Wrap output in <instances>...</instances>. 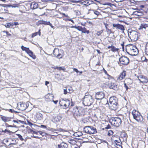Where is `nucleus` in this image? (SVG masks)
<instances>
[{
    "label": "nucleus",
    "mask_w": 148,
    "mask_h": 148,
    "mask_svg": "<svg viewBox=\"0 0 148 148\" xmlns=\"http://www.w3.org/2000/svg\"><path fill=\"white\" fill-rule=\"evenodd\" d=\"M12 140H11V142H14V143H15L14 144H15L16 143V140L14 138H13V139L12 138Z\"/></svg>",
    "instance_id": "obj_59"
},
{
    "label": "nucleus",
    "mask_w": 148,
    "mask_h": 148,
    "mask_svg": "<svg viewBox=\"0 0 148 148\" xmlns=\"http://www.w3.org/2000/svg\"><path fill=\"white\" fill-rule=\"evenodd\" d=\"M21 49L23 51H25L27 53L29 51V48H27L22 46L21 47Z\"/></svg>",
    "instance_id": "obj_32"
},
{
    "label": "nucleus",
    "mask_w": 148,
    "mask_h": 148,
    "mask_svg": "<svg viewBox=\"0 0 148 148\" xmlns=\"http://www.w3.org/2000/svg\"><path fill=\"white\" fill-rule=\"evenodd\" d=\"M28 122V124L30 126H33L34 127H35V126L36 125L34 124H33V123H31V122H30V121H28L27 122Z\"/></svg>",
    "instance_id": "obj_44"
},
{
    "label": "nucleus",
    "mask_w": 148,
    "mask_h": 148,
    "mask_svg": "<svg viewBox=\"0 0 148 148\" xmlns=\"http://www.w3.org/2000/svg\"><path fill=\"white\" fill-rule=\"evenodd\" d=\"M121 143H120V144H118V145H116V147L117 148H122V146H121Z\"/></svg>",
    "instance_id": "obj_47"
},
{
    "label": "nucleus",
    "mask_w": 148,
    "mask_h": 148,
    "mask_svg": "<svg viewBox=\"0 0 148 148\" xmlns=\"http://www.w3.org/2000/svg\"><path fill=\"white\" fill-rule=\"evenodd\" d=\"M32 132H33L34 134H37L38 133V132H35V131H32Z\"/></svg>",
    "instance_id": "obj_62"
},
{
    "label": "nucleus",
    "mask_w": 148,
    "mask_h": 148,
    "mask_svg": "<svg viewBox=\"0 0 148 148\" xmlns=\"http://www.w3.org/2000/svg\"><path fill=\"white\" fill-rule=\"evenodd\" d=\"M93 102V99L90 95H85L83 99V103L85 106H89L92 104Z\"/></svg>",
    "instance_id": "obj_3"
},
{
    "label": "nucleus",
    "mask_w": 148,
    "mask_h": 148,
    "mask_svg": "<svg viewBox=\"0 0 148 148\" xmlns=\"http://www.w3.org/2000/svg\"><path fill=\"white\" fill-rule=\"evenodd\" d=\"M103 71H104V73H105V74H106V75H108V74L107 73V72L104 69V68H103Z\"/></svg>",
    "instance_id": "obj_60"
},
{
    "label": "nucleus",
    "mask_w": 148,
    "mask_h": 148,
    "mask_svg": "<svg viewBox=\"0 0 148 148\" xmlns=\"http://www.w3.org/2000/svg\"><path fill=\"white\" fill-rule=\"evenodd\" d=\"M109 106L111 109H115L118 104V99L115 97H110L109 101Z\"/></svg>",
    "instance_id": "obj_4"
},
{
    "label": "nucleus",
    "mask_w": 148,
    "mask_h": 148,
    "mask_svg": "<svg viewBox=\"0 0 148 148\" xmlns=\"http://www.w3.org/2000/svg\"><path fill=\"white\" fill-rule=\"evenodd\" d=\"M67 144L64 143H62L58 145V148H67Z\"/></svg>",
    "instance_id": "obj_26"
},
{
    "label": "nucleus",
    "mask_w": 148,
    "mask_h": 148,
    "mask_svg": "<svg viewBox=\"0 0 148 148\" xmlns=\"http://www.w3.org/2000/svg\"><path fill=\"white\" fill-rule=\"evenodd\" d=\"M72 113L74 116L77 117L82 116L84 114V111L83 108L81 107H76L73 108Z\"/></svg>",
    "instance_id": "obj_2"
},
{
    "label": "nucleus",
    "mask_w": 148,
    "mask_h": 148,
    "mask_svg": "<svg viewBox=\"0 0 148 148\" xmlns=\"http://www.w3.org/2000/svg\"><path fill=\"white\" fill-rule=\"evenodd\" d=\"M125 51L128 54L131 56L136 55L138 53V50L136 47L132 44L126 45Z\"/></svg>",
    "instance_id": "obj_1"
},
{
    "label": "nucleus",
    "mask_w": 148,
    "mask_h": 148,
    "mask_svg": "<svg viewBox=\"0 0 148 148\" xmlns=\"http://www.w3.org/2000/svg\"><path fill=\"white\" fill-rule=\"evenodd\" d=\"M41 127H42V128H46V126L45 125H41Z\"/></svg>",
    "instance_id": "obj_64"
},
{
    "label": "nucleus",
    "mask_w": 148,
    "mask_h": 148,
    "mask_svg": "<svg viewBox=\"0 0 148 148\" xmlns=\"http://www.w3.org/2000/svg\"><path fill=\"white\" fill-rule=\"evenodd\" d=\"M143 14V13L142 12L140 11V10H138L137 11L134 12L132 13L133 15L138 16H142Z\"/></svg>",
    "instance_id": "obj_22"
},
{
    "label": "nucleus",
    "mask_w": 148,
    "mask_h": 148,
    "mask_svg": "<svg viewBox=\"0 0 148 148\" xmlns=\"http://www.w3.org/2000/svg\"><path fill=\"white\" fill-rule=\"evenodd\" d=\"M73 69L74 71L76 72L77 73H79V71H78L77 69L75 68H74Z\"/></svg>",
    "instance_id": "obj_54"
},
{
    "label": "nucleus",
    "mask_w": 148,
    "mask_h": 148,
    "mask_svg": "<svg viewBox=\"0 0 148 148\" xmlns=\"http://www.w3.org/2000/svg\"><path fill=\"white\" fill-rule=\"evenodd\" d=\"M62 117L60 115H58L53 116L52 119V121L55 123H57L60 121Z\"/></svg>",
    "instance_id": "obj_16"
},
{
    "label": "nucleus",
    "mask_w": 148,
    "mask_h": 148,
    "mask_svg": "<svg viewBox=\"0 0 148 148\" xmlns=\"http://www.w3.org/2000/svg\"><path fill=\"white\" fill-rule=\"evenodd\" d=\"M3 32L4 33H5L7 34V35H8V36H11V34H10L9 33V32L8 31H4Z\"/></svg>",
    "instance_id": "obj_55"
},
{
    "label": "nucleus",
    "mask_w": 148,
    "mask_h": 148,
    "mask_svg": "<svg viewBox=\"0 0 148 148\" xmlns=\"http://www.w3.org/2000/svg\"><path fill=\"white\" fill-rule=\"evenodd\" d=\"M106 31L107 32H109L110 33H111V29H108L106 26Z\"/></svg>",
    "instance_id": "obj_51"
},
{
    "label": "nucleus",
    "mask_w": 148,
    "mask_h": 148,
    "mask_svg": "<svg viewBox=\"0 0 148 148\" xmlns=\"http://www.w3.org/2000/svg\"><path fill=\"white\" fill-rule=\"evenodd\" d=\"M3 109L6 111L8 110V111H9V112H11V113H13L14 112H15V113H16L17 112V111H15L14 110H12V109H7L6 108H4Z\"/></svg>",
    "instance_id": "obj_36"
},
{
    "label": "nucleus",
    "mask_w": 148,
    "mask_h": 148,
    "mask_svg": "<svg viewBox=\"0 0 148 148\" xmlns=\"http://www.w3.org/2000/svg\"><path fill=\"white\" fill-rule=\"evenodd\" d=\"M35 116L37 120H41L43 119L42 114L39 112L36 113Z\"/></svg>",
    "instance_id": "obj_20"
},
{
    "label": "nucleus",
    "mask_w": 148,
    "mask_h": 148,
    "mask_svg": "<svg viewBox=\"0 0 148 148\" xmlns=\"http://www.w3.org/2000/svg\"><path fill=\"white\" fill-rule=\"evenodd\" d=\"M66 69L64 67H59V70L60 71L62 70L63 71H64Z\"/></svg>",
    "instance_id": "obj_46"
},
{
    "label": "nucleus",
    "mask_w": 148,
    "mask_h": 148,
    "mask_svg": "<svg viewBox=\"0 0 148 148\" xmlns=\"http://www.w3.org/2000/svg\"><path fill=\"white\" fill-rule=\"evenodd\" d=\"M74 27H75L79 31H81V29H82V27H79V26L75 27V26Z\"/></svg>",
    "instance_id": "obj_50"
},
{
    "label": "nucleus",
    "mask_w": 148,
    "mask_h": 148,
    "mask_svg": "<svg viewBox=\"0 0 148 148\" xmlns=\"http://www.w3.org/2000/svg\"><path fill=\"white\" fill-rule=\"evenodd\" d=\"M37 34V32H35L34 33H33L32 34V38H33L34 37L36 36Z\"/></svg>",
    "instance_id": "obj_53"
},
{
    "label": "nucleus",
    "mask_w": 148,
    "mask_h": 148,
    "mask_svg": "<svg viewBox=\"0 0 148 148\" xmlns=\"http://www.w3.org/2000/svg\"><path fill=\"white\" fill-rule=\"evenodd\" d=\"M108 86L110 89L116 90L117 89V85L114 83H111L109 84Z\"/></svg>",
    "instance_id": "obj_23"
},
{
    "label": "nucleus",
    "mask_w": 148,
    "mask_h": 148,
    "mask_svg": "<svg viewBox=\"0 0 148 148\" xmlns=\"http://www.w3.org/2000/svg\"><path fill=\"white\" fill-rule=\"evenodd\" d=\"M0 117L2 120L4 122H8L10 121L11 118L7 117L2 115H0Z\"/></svg>",
    "instance_id": "obj_24"
},
{
    "label": "nucleus",
    "mask_w": 148,
    "mask_h": 148,
    "mask_svg": "<svg viewBox=\"0 0 148 148\" xmlns=\"http://www.w3.org/2000/svg\"><path fill=\"white\" fill-rule=\"evenodd\" d=\"M64 94H66L67 93V92H67L66 91V89H64Z\"/></svg>",
    "instance_id": "obj_61"
},
{
    "label": "nucleus",
    "mask_w": 148,
    "mask_h": 148,
    "mask_svg": "<svg viewBox=\"0 0 148 148\" xmlns=\"http://www.w3.org/2000/svg\"><path fill=\"white\" fill-rule=\"evenodd\" d=\"M103 32V31L102 30L99 31L97 32V35L99 36Z\"/></svg>",
    "instance_id": "obj_45"
},
{
    "label": "nucleus",
    "mask_w": 148,
    "mask_h": 148,
    "mask_svg": "<svg viewBox=\"0 0 148 148\" xmlns=\"http://www.w3.org/2000/svg\"><path fill=\"white\" fill-rule=\"evenodd\" d=\"M38 7V3L35 2H33L31 3L30 5L31 9H36Z\"/></svg>",
    "instance_id": "obj_25"
},
{
    "label": "nucleus",
    "mask_w": 148,
    "mask_h": 148,
    "mask_svg": "<svg viewBox=\"0 0 148 148\" xmlns=\"http://www.w3.org/2000/svg\"><path fill=\"white\" fill-rule=\"evenodd\" d=\"M105 96L104 93L103 92H99L96 93L95 98L97 100H100L103 99Z\"/></svg>",
    "instance_id": "obj_11"
},
{
    "label": "nucleus",
    "mask_w": 148,
    "mask_h": 148,
    "mask_svg": "<svg viewBox=\"0 0 148 148\" xmlns=\"http://www.w3.org/2000/svg\"><path fill=\"white\" fill-rule=\"evenodd\" d=\"M16 135L21 140L23 141L24 140V139L23 138L22 136L21 135L19 134H16Z\"/></svg>",
    "instance_id": "obj_40"
},
{
    "label": "nucleus",
    "mask_w": 148,
    "mask_h": 148,
    "mask_svg": "<svg viewBox=\"0 0 148 148\" xmlns=\"http://www.w3.org/2000/svg\"><path fill=\"white\" fill-rule=\"evenodd\" d=\"M109 122L112 125L118 127L121 123V120L119 117L112 118L110 119Z\"/></svg>",
    "instance_id": "obj_6"
},
{
    "label": "nucleus",
    "mask_w": 148,
    "mask_h": 148,
    "mask_svg": "<svg viewBox=\"0 0 148 148\" xmlns=\"http://www.w3.org/2000/svg\"><path fill=\"white\" fill-rule=\"evenodd\" d=\"M27 53L28 54L29 56L33 59H36V56L33 54V52H32L31 51L29 50V51Z\"/></svg>",
    "instance_id": "obj_30"
},
{
    "label": "nucleus",
    "mask_w": 148,
    "mask_h": 148,
    "mask_svg": "<svg viewBox=\"0 0 148 148\" xmlns=\"http://www.w3.org/2000/svg\"><path fill=\"white\" fill-rule=\"evenodd\" d=\"M84 130L86 133L89 134H94L97 132L96 129L92 126H86L84 127Z\"/></svg>",
    "instance_id": "obj_8"
},
{
    "label": "nucleus",
    "mask_w": 148,
    "mask_h": 148,
    "mask_svg": "<svg viewBox=\"0 0 148 148\" xmlns=\"http://www.w3.org/2000/svg\"><path fill=\"white\" fill-rule=\"evenodd\" d=\"M60 52L59 51V50L58 48H55L53 51V54L56 57L58 58H62L63 56Z\"/></svg>",
    "instance_id": "obj_10"
},
{
    "label": "nucleus",
    "mask_w": 148,
    "mask_h": 148,
    "mask_svg": "<svg viewBox=\"0 0 148 148\" xmlns=\"http://www.w3.org/2000/svg\"><path fill=\"white\" fill-rule=\"evenodd\" d=\"M54 96L52 94H48L45 97V99L46 101L47 102L52 101H53Z\"/></svg>",
    "instance_id": "obj_13"
},
{
    "label": "nucleus",
    "mask_w": 148,
    "mask_h": 148,
    "mask_svg": "<svg viewBox=\"0 0 148 148\" xmlns=\"http://www.w3.org/2000/svg\"><path fill=\"white\" fill-rule=\"evenodd\" d=\"M124 86L125 88H126V90H127L128 88L125 83L124 84Z\"/></svg>",
    "instance_id": "obj_58"
},
{
    "label": "nucleus",
    "mask_w": 148,
    "mask_h": 148,
    "mask_svg": "<svg viewBox=\"0 0 148 148\" xmlns=\"http://www.w3.org/2000/svg\"><path fill=\"white\" fill-rule=\"evenodd\" d=\"M107 48L108 49H111V50L114 52H118L119 49L116 48L112 45L108 46Z\"/></svg>",
    "instance_id": "obj_21"
},
{
    "label": "nucleus",
    "mask_w": 148,
    "mask_h": 148,
    "mask_svg": "<svg viewBox=\"0 0 148 148\" xmlns=\"http://www.w3.org/2000/svg\"><path fill=\"white\" fill-rule=\"evenodd\" d=\"M112 25L113 27H115L116 29H118L121 30L123 31L125 30L124 26L119 24H113Z\"/></svg>",
    "instance_id": "obj_17"
},
{
    "label": "nucleus",
    "mask_w": 148,
    "mask_h": 148,
    "mask_svg": "<svg viewBox=\"0 0 148 148\" xmlns=\"http://www.w3.org/2000/svg\"><path fill=\"white\" fill-rule=\"evenodd\" d=\"M13 121L15 123H16L17 124H18V123H23V121H21V120H14Z\"/></svg>",
    "instance_id": "obj_38"
},
{
    "label": "nucleus",
    "mask_w": 148,
    "mask_h": 148,
    "mask_svg": "<svg viewBox=\"0 0 148 148\" xmlns=\"http://www.w3.org/2000/svg\"><path fill=\"white\" fill-rule=\"evenodd\" d=\"M138 78L140 82L143 83H146L148 82L147 77L142 75H139L138 76Z\"/></svg>",
    "instance_id": "obj_12"
},
{
    "label": "nucleus",
    "mask_w": 148,
    "mask_h": 148,
    "mask_svg": "<svg viewBox=\"0 0 148 148\" xmlns=\"http://www.w3.org/2000/svg\"><path fill=\"white\" fill-rule=\"evenodd\" d=\"M2 131L4 132L5 133L8 132V133H12V132L10 130H7L6 129H5V130L3 131Z\"/></svg>",
    "instance_id": "obj_49"
},
{
    "label": "nucleus",
    "mask_w": 148,
    "mask_h": 148,
    "mask_svg": "<svg viewBox=\"0 0 148 148\" xmlns=\"http://www.w3.org/2000/svg\"><path fill=\"white\" fill-rule=\"evenodd\" d=\"M132 114L134 119L138 122H141L143 121V118L139 112L135 110H134Z\"/></svg>",
    "instance_id": "obj_5"
},
{
    "label": "nucleus",
    "mask_w": 148,
    "mask_h": 148,
    "mask_svg": "<svg viewBox=\"0 0 148 148\" xmlns=\"http://www.w3.org/2000/svg\"><path fill=\"white\" fill-rule=\"evenodd\" d=\"M82 133L80 132H78L74 134L75 136H76L79 137L82 135Z\"/></svg>",
    "instance_id": "obj_34"
},
{
    "label": "nucleus",
    "mask_w": 148,
    "mask_h": 148,
    "mask_svg": "<svg viewBox=\"0 0 148 148\" xmlns=\"http://www.w3.org/2000/svg\"><path fill=\"white\" fill-rule=\"evenodd\" d=\"M145 53L148 55V42L147 43L145 46Z\"/></svg>",
    "instance_id": "obj_37"
},
{
    "label": "nucleus",
    "mask_w": 148,
    "mask_h": 148,
    "mask_svg": "<svg viewBox=\"0 0 148 148\" xmlns=\"http://www.w3.org/2000/svg\"><path fill=\"white\" fill-rule=\"evenodd\" d=\"M128 35L132 40L135 41L138 39V33L136 31L132 30L129 31Z\"/></svg>",
    "instance_id": "obj_7"
},
{
    "label": "nucleus",
    "mask_w": 148,
    "mask_h": 148,
    "mask_svg": "<svg viewBox=\"0 0 148 148\" xmlns=\"http://www.w3.org/2000/svg\"><path fill=\"white\" fill-rule=\"evenodd\" d=\"M81 31L82 32V33H87V34H88L89 33V31L87 30L85 27L82 28V29H81Z\"/></svg>",
    "instance_id": "obj_33"
},
{
    "label": "nucleus",
    "mask_w": 148,
    "mask_h": 148,
    "mask_svg": "<svg viewBox=\"0 0 148 148\" xmlns=\"http://www.w3.org/2000/svg\"><path fill=\"white\" fill-rule=\"evenodd\" d=\"M18 108L21 111L25 110L27 108V104L24 103H21L19 105H18Z\"/></svg>",
    "instance_id": "obj_14"
},
{
    "label": "nucleus",
    "mask_w": 148,
    "mask_h": 148,
    "mask_svg": "<svg viewBox=\"0 0 148 148\" xmlns=\"http://www.w3.org/2000/svg\"><path fill=\"white\" fill-rule=\"evenodd\" d=\"M59 67H58V66H54L53 67H52V68L54 69H57L58 70L59 69Z\"/></svg>",
    "instance_id": "obj_56"
},
{
    "label": "nucleus",
    "mask_w": 148,
    "mask_h": 148,
    "mask_svg": "<svg viewBox=\"0 0 148 148\" xmlns=\"http://www.w3.org/2000/svg\"><path fill=\"white\" fill-rule=\"evenodd\" d=\"M120 63L122 64L127 65L129 63V60L128 58L125 56H123L119 59Z\"/></svg>",
    "instance_id": "obj_9"
},
{
    "label": "nucleus",
    "mask_w": 148,
    "mask_h": 148,
    "mask_svg": "<svg viewBox=\"0 0 148 148\" xmlns=\"http://www.w3.org/2000/svg\"><path fill=\"white\" fill-rule=\"evenodd\" d=\"M5 26L6 27L10 28L11 27L13 26V23H7L6 24Z\"/></svg>",
    "instance_id": "obj_35"
},
{
    "label": "nucleus",
    "mask_w": 148,
    "mask_h": 148,
    "mask_svg": "<svg viewBox=\"0 0 148 148\" xmlns=\"http://www.w3.org/2000/svg\"><path fill=\"white\" fill-rule=\"evenodd\" d=\"M38 133L42 136H45L47 134L46 133L44 132H42L41 131H38Z\"/></svg>",
    "instance_id": "obj_39"
},
{
    "label": "nucleus",
    "mask_w": 148,
    "mask_h": 148,
    "mask_svg": "<svg viewBox=\"0 0 148 148\" xmlns=\"http://www.w3.org/2000/svg\"><path fill=\"white\" fill-rule=\"evenodd\" d=\"M147 27H148V24L145 23H141L139 28V29H141L143 28L146 29Z\"/></svg>",
    "instance_id": "obj_27"
},
{
    "label": "nucleus",
    "mask_w": 148,
    "mask_h": 148,
    "mask_svg": "<svg viewBox=\"0 0 148 148\" xmlns=\"http://www.w3.org/2000/svg\"><path fill=\"white\" fill-rule=\"evenodd\" d=\"M39 22H40V23H42L47 25H50L52 28L54 29V27L52 25V24L49 22H47L41 21H40Z\"/></svg>",
    "instance_id": "obj_29"
},
{
    "label": "nucleus",
    "mask_w": 148,
    "mask_h": 148,
    "mask_svg": "<svg viewBox=\"0 0 148 148\" xmlns=\"http://www.w3.org/2000/svg\"><path fill=\"white\" fill-rule=\"evenodd\" d=\"M126 72L123 71L122 72L118 77L117 80H121L123 79L126 76Z\"/></svg>",
    "instance_id": "obj_18"
},
{
    "label": "nucleus",
    "mask_w": 148,
    "mask_h": 148,
    "mask_svg": "<svg viewBox=\"0 0 148 148\" xmlns=\"http://www.w3.org/2000/svg\"><path fill=\"white\" fill-rule=\"evenodd\" d=\"M18 25V23L17 22H15L13 23V25Z\"/></svg>",
    "instance_id": "obj_57"
},
{
    "label": "nucleus",
    "mask_w": 148,
    "mask_h": 148,
    "mask_svg": "<svg viewBox=\"0 0 148 148\" xmlns=\"http://www.w3.org/2000/svg\"><path fill=\"white\" fill-rule=\"evenodd\" d=\"M59 103L60 106L64 107V108L65 109V100L63 99L60 100Z\"/></svg>",
    "instance_id": "obj_28"
},
{
    "label": "nucleus",
    "mask_w": 148,
    "mask_h": 148,
    "mask_svg": "<svg viewBox=\"0 0 148 148\" xmlns=\"http://www.w3.org/2000/svg\"><path fill=\"white\" fill-rule=\"evenodd\" d=\"M63 130L62 129H59L56 130H55V131L56 132H56L58 133V132H60L62 131Z\"/></svg>",
    "instance_id": "obj_48"
},
{
    "label": "nucleus",
    "mask_w": 148,
    "mask_h": 148,
    "mask_svg": "<svg viewBox=\"0 0 148 148\" xmlns=\"http://www.w3.org/2000/svg\"><path fill=\"white\" fill-rule=\"evenodd\" d=\"M93 12H94V13L95 14H96L97 16L99 15L100 14V13L97 11H94Z\"/></svg>",
    "instance_id": "obj_52"
},
{
    "label": "nucleus",
    "mask_w": 148,
    "mask_h": 148,
    "mask_svg": "<svg viewBox=\"0 0 148 148\" xmlns=\"http://www.w3.org/2000/svg\"><path fill=\"white\" fill-rule=\"evenodd\" d=\"M121 135L123 137H124L125 138H126L127 137V135L125 133H123L121 134Z\"/></svg>",
    "instance_id": "obj_43"
},
{
    "label": "nucleus",
    "mask_w": 148,
    "mask_h": 148,
    "mask_svg": "<svg viewBox=\"0 0 148 148\" xmlns=\"http://www.w3.org/2000/svg\"><path fill=\"white\" fill-rule=\"evenodd\" d=\"M11 138H8L4 139L3 140V142L6 145L9 146L11 144H14L15 143L11 142Z\"/></svg>",
    "instance_id": "obj_15"
},
{
    "label": "nucleus",
    "mask_w": 148,
    "mask_h": 148,
    "mask_svg": "<svg viewBox=\"0 0 148 148\" xmlns=\"http://www.w3.org/2000/svg\"><path fill=\"white\" fill-rule=\"evenodd\" d=\"M65 109L68 108L70 106H74V104L72 102H71V101L70 100L68 99L65 100Z\"/></svg>",
    "instance_id": "obj_19"
},
{
    "label": "nucleus",
    "mask_w": 148,
    "mask_h": 148,
    "mask_svg": "<svg viewBox=\"0 0 148 148\" xmlns=\"http://www.w3.org/2000/svg\"><path fill=\"white\" fill-rule=\"evenodd\" d=\"M113 140H114V142L116 145L118 144H119L120 143H121V140L119 138L118 139V140H116L115 139L114 140V139H113Z\"/></svg>",
    "instance_id": "obj_31"
},
{
    "label": "nucleus",
    "mask_w": 148,
    "mask_h": 148,
    "mask_svg": "<svg viewBox=\"0 0 148 148\" xmlns=\"http://www.w3.org/2000/svg\"><path fill=\"white\" fill-rule=\"evenodd\" d=\"M113 134V132L111 130H110L108 131V135L109 136H110L111 135H112Z\"/></svg>",
    "instance_id": "obj_41"
},
{
    "label": "nucleus",
    "mask_w": 148,
    "mask_h": 148,
    "mask_svg": "<svg viewBox=\"0 0 148 148\" xmlns=\"http://www.w3.org/2000/svg\"><path fill=\"white\" fill-rule=\"evenodd\" d=\"M74 12L76 15H78L80 14V12L78 10H75Z\"/></svg>",
    "instance_id": "obj_42"
},
{
    "label": "nucleus",
    "mask_w": 148,
    "mask_h": 148,
    "mask_svg": "<svg viewBox=\"0 0 148 148\" xmlns=\"http://www.w3.org/2000/svg\"><path fill=\"white\" fill-rule=\"evenodd\" d=\"M6 127H13L14 126L13 125H9L7 124L6 125Z\"/></svg>",
    "instance_id": "obj_63"
}]
</instances>
